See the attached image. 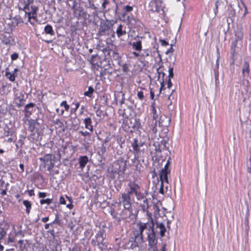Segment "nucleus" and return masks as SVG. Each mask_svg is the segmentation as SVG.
<instances>
[{
    "label": "nucleus",
    "mask_w": 251,
    "mask_h": 251,
    "mask_svg": "<svg viewBox=\"0 0 251 251\" xmlns=\"http://www.w3.org/2000/svg\"><path fill=\"white\" fill-rule=\"evenodd\" d=\"M149 139L146 136H140L133 139L131 143V147L133 149L134 158L133 162L136 167L140 164L139 158L141 157L147 149V141Z\"/></svg>",
    "instance_id": "f257e3e1"
},
{
    "label": "nucleus",
    "mask_w": 251,
    "mask_h": 251,
    "mask_svg": "<svg viewBox=\"0 0 251 251\" xmlns=\"http://www.w3.org/2000/svg\"><path fill=\"white\" fill-rule=\"evenodd\" d=\"M114 25L113 21L109 20H101L99 28L98 35L103 36L108 35L111 32V30Z\"/></svg>",
    "instance_id": "f03ea898"
},
{
    "label": "nucleus",
    "mask_w": 251,
    "mask_h": 251,
    "mask_svg": "<svg viewBox=\"0 0 251 251\" xmlns=\"http://www.w3.org/2000/svg\"><path fill=\"white\" fill-rule=\"evenodd\" d=\"M147 234L149 246L152 249L153 251H156L157 250V238L156 236V232L155 231L153 220H152V226H150L149 232H147Z\"/></svg>",
    "instance_id": "7ed1b4c3"
},
{
    "label": "nucleus",
    "mask_w": 251,
    "mask_h": 251,
    "mask_svg": "<svg viewBox=\"0 0 251 251\" xmlns=\"http://www.w3.org/2000/svg\"><path fill=\"white\" fill-rule=\"evenodd\" d=\"M77 2L74 1L73 3L69 4V6L74 10V13L75 16L78 19L81 18L86 20L88 19L90 15L84 10V8L82 6L76 7Z\"/></svg>",
    "instance_id": "20e7f679"
},
{
    "label": "nucleus",
    "mask_w": 251,
    "mask_h": 251,
    "mask_svg": "<svg viewBox=\"0 0 251 251\" xmlns=\"http://www.w3.org/2000/svg\"><path fill=\"white\" fill-rule=\"evenodd\" d=\"M126 162V160L121 157L113 163L112 167L120 173L124 174L127 167Z\"/></svg>",
    "instance_id": "39448f33"
},
{
    "label": "nucleus",
    "mask_w": 251,
    "mask_h": 251,
    "mask_svg": "<svg viewBox=\"0 0 251 251\" xmlns=\"http://www.w3.org/2000/svg\"><path fill=\"white\" fill-rule=\"evenodd\" d=\"M55 156L51 154H46L43 157H40L39 160L43 161L47 166V170H52L54 166Z\"/></svg>",
    "instance_id": "423d86ee"
},
{
    "label": "nucleus",
    "mask_w": 251,
    "mask_h": 251,
    "mask_svg": "<svg viewBox=\"0 0 251 251\" xmlns=\"http://www.w3.org/2000/svg\"><path fill=\"white\" fill-rule=\"evenodd\" d=\"M123 123L125 125V127L127 126L128 128L135 130H138L140 126L139 119L131 118L127 120H123Z\"/></svg>",
    "instance_id": "0eeeda50"
},
{
    "label": "nucleus",
    "mask_w": 251,
    "mask_h": 251,
    "mask_svg": "<svg viewBox=\"0 0 251 251\" xmlns=\"http://www.w3.org/2000/svg\"><path fill=\"white\" fill-rule=\"evenodd\" d=\"M0 38L3 44L6 46H12L14 44V39L13 37L12 33L5 32L0 34Z\"/></svg>",
    "instance_id": "6e6552de"
},
{
    "label": "nucleus",
    "mask_w": 251,
    "mask_h": 251,
    "mask_svg": "<svg viewBox=\"0 0 251 251\" xmlns=\"http://www.w3.org/2000/svg\"><path fill=\"white\" fill-rule=\"evenodd\" d=\"M106 233L104 229H100L95 235V238L91 240L92 244H95L96 243H100L104 241L106 238Z\"/></svg>",
    "instance_id": "1a4fd4ad"
},
{
    "label": "nucleus",
    "mask_w": 251,
    "mask_h": 251,
    "mask_svg": "<svg viewBox=\"0 0 251 251\" xmlns=\"http://www.w3.org/2000/svg\"><path fill=\"white\" fill-rule=\"evenodd\" d=\"M131 201V198L122 194L120 202L123 204L125 209L129 211V213H131L132 211Z\"/></svg>",
    "instance_id": "9d476101"
},
{
    "label": "nucleus",
    "mask_w": 251,
    "mask_h": 251,
    "mask_svg": "<svg viewBox=\"0 0 251 251\" xmlns=\"http://www.w3.org/2000/svg\"><path fill=\"white\" fill-rule=\"evenodd\" d=\"M138 186V184L135 182H130L128 184V189L126 191L122 194L131 199V197L133 194L137 193L136 189Z\"/></svg>",
    "instance_id": "9b49d317"
},
{
    "label": "nucleus",
    "mask_w": 251,
    "mask_h": 251,
    "mask_svg": "<svg viewBox=\"0 0 251 251\" xmlns=\"http://www.w3.org/2000/svg\"><path fill=\"white\" fill-rule=\"evenodd\" d=\"M130 241L131 242L132 246L138 247L139 245L144 242L143 234H140L138 232L134 234V237L130 238Z\"/></svg>",
    "instance_id": "f8f14e48"
},
{
    "label": "nucleus",
    "mask_w": 251,
    "mask_h": 251,
    "mask_svg": "<svg viewBox=\"0 0 251 251\" xmlns=\"http://www.w3.org/2000/svg\"><path fill=\"white\" fill-rule=\"evenodd\" d=\"M125 20L127 21V23L129 26L133 28L140 27L142 24L141 22L133 16H127Z\"/></svg>",
    "instance_id": "ddd939ff"
},
{
    "label": "nucleus",
    "mask_w": 251,
    "mask_h": 251,
    "mask_svg": "<svg viewBox=\"0 0 251 251\" xmlns=\"http://www.w3.org/2000/svg\"><path fill=\"white\" fill-rule=\"evenodd\" d=\"M154 226H156L155 228V231L156 232H159L161 237H163L165 236V233L166 231V229L165 225L162 222L160 223L157 221H156L154 223Z\"/></svg>",
    "instance_id": "4468645a"
},
{
    "label": "nucleus",
    "mask_w": 251,
    "mask_h": 251,
    "mask_svg": "<svg viewBox=\"0 0 251 251\" xmlns=\"http://www.w3.org/2000/svg\"><path fill=\"white\" fill-rule=\"evenodd\" d=\"M108 176L112 180H115L116 177L117 176H118V178L119 180V182H121V181L124 180L123 177H121L120 176V173L117 171V170H115L114 168L112 167V168L111 170H108Z\"/></svg>",
    "instance_id": "2eb2a0df"
},
{
    "label": "nucleus",
    "mask_w": 251,
    "mask_h": 251,
    "mask_svg": "<svg viewBox=\"0 0 251 251\" xmlns=\"http://www.w3.org/2000/svg\"><path fill=\"white\" fill-rule=\"evenodd\" d=\"M171 121V119L170 117L162 115L160 116L158 122L159 126L168 127L170 125Z\"/></svg>",
    "instance_id": "dca6fc26"
},
{
    "label": "nucleus",
    "mask_w": 251,
    "mask_h": 251,
    "mask_svg": "<svg viewBox=\"0 0 251 251\" xmlns=\"http://www.w3.org/2000/svg\"><path fill=\"white\" fill-rule=\"evenodd\" d=\"M35 106V104L30 102L25 105L24 112L25 113V116L26 118H29L32 112L34 111V108Z\"/></svg>",
    "instance_id": "f3484780"
},
{
    "label": "nucleus",
    "mask_w": 251,
    "mask_h": 251,
    "mask_svg": "<svg viewBox=\"0 0 251 251\" xmlns=\"http://www.w3.org/2000/svg\"><path fill=\"white\" fill-rule=\"evenodd\" d=\"M170 173V170L162 169L160 173V179L161 182L169 183L168 175Z\"/></svg>",
    "instance_id": "a211bd4d"
},
{
    "label": "nucleus",
    "mask_w": 251,
    "mask_h": 251,
    "mask_svg": "<svg viewBox=\"0 0 251 251\" xmlns=\"http://www.w3.org/2000/svg\"><path fill=\"white\" fill-rule=\"evenodd\" d=\"M103 55H105L102 54L101 56H99L98 54H96L93 55L91 59V63L94 65L97 66L98 67L99 63L101 62L103 59Z\"/></svg>",
    "instance_id": "6ab92c4d"
},
{
    "label": "nucleus",
    "mask_w": 251,
    "mask_h": 251,
    "mask_svg": "<svg viewBox=\"0 0 251 251\" xmlns=\"http://www.w3.org/2000/svg\"><path fill=\"white\" fill-rule=\"evenodd\" d=\"M153 146L154 147V151H155V155L152 156V159H153V158H155V160H159V158L161 156V152L162 150L160 148V145L158 144L154 143L153 144Z\"/></svg>",
    "instance_id": "aec40b11"
},
{
    "label": "nucleus",
    "mask_w": 251,
    "mask_h": 251,
    "mask_svg": "<svg viewBox=\"0 0 251 251\" xmlns=\"http://www.w3.org/2000/svg\"><path fill=\"white\" fill-rule=\"evenodd\" d=\"M152 220H153L152 219L151 221ZM138 226H139V233H140V234H143L144 230L146 229H147L149 230L150 226H152V221L151 222V224L140 223L139 224Z\"/></svg>",
    "instance_id": "412c9836"
},
{
    "label": "nucleus",
    "mask_w": 251,
    "mask_h": 251,
    "mask_svg": "<svg viewBox=\"0 0 251 251\" xmlns=\"http://www.w3.org/2000/svg\"><path fill=\"white\" fill-rule=\"evenodd\" d=\"M27 121L29 125L28 130L31 132L35 131L34 130L36 127V126L39 125L37 121L36 120L32 119L28 120Z\"/></svg>",
    "instance_id": "4be33fe9"
},
{
    "label": "nucleus",
    "mask_w": 251,
    "mask_h": 251,
    "mask_svg": "<svg viewBox=\"0 0 251 251\" xmlns=\"http://www.w3.org/2000/svg\"><path fill=\"white\" fill-rule=\"evenodd\" d=\"M103 59L99 63V67L107 69L110 67L109 61L106 58L105 55H103Z\"/></svg>",
    "instance_id": "5701e85b"
},
{
    "label": "nucleus",
    "mask_w": 251,
    "mask_h": 251,
    "mask_svg": "<svg viewBox=\"0 0 251 251\" xmlns=\"http://www.w3.org/2000/svg\"><path fill=\"white\" fill-rule=\"evenodd\" d=\"M85 127L88 129L91 132L93 131V126L92 125V120L90 118L88 117L84 120Z\"/></svg>",
    "instance_id": "b1692460"
},
{
    "label": "nucleus",
    "mask_w": 251,
    "mask_h": 251,
    "mask_svg": "<svg viewBox=\"0 0 251 251\" xmlns=\"http://www.w3.org/2000/svg\"><path fill=\"white\" fill-rule=\"evenodd\" d=\"M88 162V157L86 155L81 156L79 158L80 168L83 169Z\"/></svg>",
    "instance_id": "393cba45"
},
{
    "label": "nucleus",
    "mask_w": 251,
    "mask_h": 251,
    "mask_svg": "<svg viewBox=\"0 0 251 251\" xmlns=\"http://www.w3.org/2000/svg\"><path fill=\"white\" fill-rule=\"evenodd\" d=\"M93 246H98L99 249L100 250V251H106L107 249V243L105 242L102 241L100 243H96L95 244H92Z\"/></svg>",
    "instance_id": "a878e982"
},
{
    "label": "nucleus",
    "mask_w": 251,
    "mask_h": 251,
    "mask_svg": "<svg viewBox=\"0 0 251 251\" xmlns=\"http://www.w3.org/2000/svg\"><path fill=\"white\" fill-rule=\"evenodd\" d=\"M20 251H24L25 250H26L27 247L28 246V244L27 241H25V242L24 240H20L19 241L18 243Z\"/></svg>",
    "instance_id": "bb28decb"
},
{
    "label": "nucleus",
    "mask_w": 251,
    "mask_h": 251,
    "mask_svg": "<svg viewBox=\"0 0 251 251\" xmlns=\"http://www.w3.org/2000/svg\"><path fill=\"white\" fill-rule=\"evenodd\" d=\"M44 31L46 34H49L51 36H54L55 35V32L53 30L52 27L50 25H47L45 26Z\"/></svg>",
    "instance_id": "cd10ccee"
},
{
    "label": "nucleus",
    "mask_w": 251,
    "mask_h": 251,
    "mask_svg": "<svg viewBox=\"0 0 251 251\" xmlns=\"http://www.w3.org/2000/svg\"><path fill=\"white\" fill-rule=\"evenodd\" d=\"M161 67L160 66L159 67V68L157 69V73L158 74V78H159L160 77V76L161 75H162V81H161V87L160 88V93L161 92L162 89L164 88V76H165V73L163 72H159V70L160 69V68H161Z\"/></svg>",
    "instance_id": "c85d7f7f"
},
{
    "label": "nucleus",
    "mask_w": 251,
    "mask_h": 251,
    "mask_svg": "<svg viewBox=\"0 0 251 251\" xmlns=\"http://www.w3.org/2000/svg\"><path fill=\"white\" fill-rule=\"evenodd\" d=\"M137 193H135V195L138 200H141L144 199L145 196L144 194L141 192V188L140 186L138 184L137 189Z\"/></svg>",
    "instance_id": "c756f323"
},
{
    "label": "nucleus",
    "mask_w": 251,
    "mask_h": 251,
    "mask_svg": "<svg viewBox=\"0 0 251 251\" xmlns=\"http://www.w3.org/2000/svg\"><path fill=\"white\" fill-rule=\"evenodd\" d=\"M106 147L103 144H102L100 147H98V151L97 152V156H104V154L106 152Z\"/></svg>",
    "instance_id": "7c9ffc66"
},
{
    "label": "nucleus",
    "mask_w": 251,
    "mask_h": 251,
    "mask_svg": "<svg viewBox=\"0 0 251 251\" xmlns=\"http://www.w3.org/2000/svg\"><path fill=\"white\" fill-rule=\"evenodd\" d=\"M132 46L135 50L140 51L142 49V43L141 41L138 40L136 42H133L132 44Z\"/></svg>",
    "instance_id": "2f4dec72"
},
{
    "label": "nucleus",
    "mask_w": 251,
    "mask_h": 251,
    "mask_svg": "<svg viewBox=\"0 0 251 251\" xmlns=\"http://www.w3.org/2000/svg\"><path fill=\"white\" fill-rule=\"evenodd\" d=\"M116 33L118 37H120L126 34V30H123V25H119L116 30Z\"/></svg>",
    "instance_id": "473e14b6"
},
{
    "label": "nucleus",
    "mask_w": 251,
    "mask_h": 251,
    "mask_svg": "<svg viewBox=\"0 0 251 251\" xmlns=\"http://www.w3.org/2000/svg\"><path fill=\"white\" fill-rule=\"evenodd\" d=\"M249 67V63L247 62L246 61H245L242 68V74H243V75H244L246 73H247V74H249L250 72Z\"/></svg>",
    "instance_id": "72a5a7b5"
},
{
    "label": "nucleus",
    "mask_w": 251,
    "mask_h": 251,
    "mask_svg": "<svg viewBox=\"0 0 251 251\" xmlns=\"http://www.w3.org/2000/svg\"><path fill=\"white\" fill-rule=\"evenodd\" d=\"M23 204L26 207V213L28 214L30 212V209L31 208V203L30 201L28 200H24L23 201Z\"/></svg>",
    "instance_id": "f704fd0d"
},
{
    "label": "nucleus",
    "mask_w": 251,
    "mask_h": 251,
    "mask_svg": "<svg viewBox=\"0 0 251 251\" xmlns=\"http://www.w3.org/2000/svg\"><path fill=\"white\" fill-rule=\"evenodd\" d=\"M98 165L102 168L104 165L105 157L102 156H97Z\"/></svg>",
    "instance_id": "c9c22d12"
},
{
    "label": "nucleus",
    "mask_w": 251,
    "mask_h": 251,
    "mask_svg": "<svg viewBox=\"0 0 251 251\" xmlns=\"http://www.w3.org/2000/svg\"><path fill=\"white\" fill-rule=\"evenodd\" d=\"M39 137L38 132L36 131H33L31 133L29 138L31 139L32 142H36Z\"/></svg>",
    "instance_id": "e433bc0d"
},
{
    "label": "nucleus",
    "mask_w": 251,
    "mask_h": 251,
    "mask_svg": "<svg viewBox=\"0 0 251 251\" xmlns=\"http://www.w3.org/2000/svg\"><path fill=\"white\" fill-rule=\"evenodd\" d=\"M124 10H125V12L123 13L122 14V17L124 18V20H126V12H130L133 10V7L129 5H126L124 7Z\"/></svg>",
    "instance_id": "4c0bfd02"
},
{
    "label": "nucleus",
    "mask_w": 251,
    "mask_h": 251,
    "mask_svg": "<svg viewBox=\"0 0 251 251\" xmlns=\"http://www.w3.org/2000/svg\"><path fill=\"white\" fill-rule=\"evenodd\" d=\"M5 76L7 77L10 81L14 82L15 80V77L16 75L12 74V73L8 72L6 71L5 74Z\"/></svg>",
    "instance_id": "58836bf2"
},
{
    "label": "nucleus",
    "mask_w": 251,
    "mask_h": 251,
    "mask_svg": "<svg viewBox=\"0 0 251 251\" xmlns=\"http://www.w3.org/2000/svg\"><path fill=\"white\" fill-rule=\"evenodd\" d=\"M151 107L153 114V120L157 121V119L158 118V115L157 113L156 109L154 106V102L151 104Z\"/></svg>",
    "instance_id": "ea45409f"
},
{
    "label": "nucleus",
    "mask_w": 251,
    "mask_h": 251,
    "mask_svg": "<svg viewBox=\"0 0 251 251\" xmlns=\"http://www.w3.org/2000/svg\"><path fill=\"white\" fill-rule=\"evenodd\" d=\"M119 113L124 118L123 120H127L129 118V114L126 112V109H119Z\"/></svg>",
    "instance_id": "a19ab883"
},
{
    "label": "nucleus",
    "mask_w": 251,
    "mask_h": 251,
    "mask_svg": "<svg viewBox=\"0 0 251 251\" xmlns=\"http://www.w3.org/2000/svg\"><path fill=\"white\" fill-rule=\"evenodd\" d=\"M143 203L141 204V206L142 208V210L144 211H146L149 207V204H148V199L145 198L143 199Z\"/></svg>",
    "instance_id": "79ce46f5"
},
{
    "label": "nucleus",
    "mask_w": 251,
    "mask_h": 251,
    "mask_svg": "<svg viewBox=\"0 0 251 251\" xmlns=\"http://www.w3.org/2000/svg\"><path fill=\"white\" fill-rule=\"evenodd\" d=\"M94 91V89L92 86H89L88 87V90L87 91L85 92L84 93V96H88L89 97H91L92 96V94H93Z\"/></svg>",
    "instance_id": "37998d69"
},
{
    "label": "nucleus",
    "mask_w": 251,
    "mask_h": 251,
    "mask_svg": "<svg viewBox=\"0 0 251 251\" xmlns=\"http://www.w3.org/2000/svg\"><path fill=\"white\" fill-rule=\"evenodd\" d=\"M13 21L16 23V25L24 22L22 18L20 15H16L14 17Z\"/></svg>",
    "instance_id": "c03bdc74"
},
{
    "label": "nucleus",
    "mask_w": 251,
    "mask_h": 251,
    "mask_svg": "<svg viewBox=\"0 0 251 251\" xmlns=\"http://www.w3.org/2000/svg\"><path fill=\"white\" fill-rule=\"evenodd\" d=\"M4 134L5 136H8L9 135H12L13 134V130L10 129L9 127H6L4 128Z\"/></svg>",
    "instance_id": "a18cd8bd"
},
{
    "label": "nucleus",
    "mask_w": 251,
    "mask_h": 251,
    "mask_svg": "<svg viewBox=\"0 0 251 251\" xmlns=\"http://www.w3.org/2000/svg\"><path fill=\"white\" fill-rule=\"evenodd\" d=\"M31 11H28V12L30 13L32 15H36L37 11L38 10V7L35 5H31Z\"/></svg>",
    "instance_id": "49530a36"
},
{
    "label": "nucleus",
    "mask_w": 251,
    "mask_h": 251,
    "mask_svg": "<svg viewBox=\"0 0 251 251\" xmlns=\"http://www.w3.org/2000/svg\"><path fill=\"white\" fill-rule=\"evenodd\" d=\"M157 121H155L154 122H152V123L151 125V130L153 133H156L157 131V129L156 128L157 126Z\"/></svg>",
    "instance_id": "de8ad7c7"
},
{
    "label": "nucleus",
    "mask_w": 251,
    "mask_h": 251,
    "mask_svg": "<svg viewBox=\"0 0 251 251\" xmlns=\"http://www.w3.org/2000/svg\"><path fill=\"white\" fill-rule=\"evenodd\" d=\"M236 39L237 42L241 41L242 40L243 34L242 32H237L235 33Z\"/></svg>",
    "instance_id": "09e8293b"
},
{
    "label": "nucleus",
    "mask_w": 251,
    "mask_h": 251,
    "mask_svg": "<svg viewBox=\"0 0 251 251\" xmlns=\"http://www.w3.org/2000/svg\"><path fill=\"white\" fill-rule=\"evenodd\" d=\"M168 72H169L168 78H170V79L173 78L174 76L173 67L170 66L169 67Z\"/></svg>",
    "instance_id": "8fccbe9b"
},
{
    "label": "nucleus",
    "mask_w": 251,
    "mask_h": 251,
    "mask_svg": "<svg viewBox=\"0 0 251 251\" xmlns=\"http://www.w3.org/2000/svg\"><path fill=\"white\" fill-rule=\"evenodd\" d=\"M54 123L58 128H62L64 126L63 123L58 119H56L54 121Z\"/></svg>",
    "instance_id": "3c124183"
},
{
    "label": "nucleus",
    "mask_w": 251,
    "mask_h": 251,
    "mask_svg": "<svg viewBox=\"0 0 251 251\" xmlns=\"http://www.w3.org/2000/svg\"><path fill=\"white\" fill-rule=\"evenodd\" d=\"M217 60H216V63L215 67L214 69H217L218 70L219 66V58H220V50H219V49L218 48H217Z\"/></svg>",
    "instance_id": "603ef678"
},
{
    "label": "nucleus",
    "mask_w": 251,
    "mask_h": 251,
    "mask_svg": "<svg viewBox=\"0 0 251 251\" xmlns=\"http://www.w3.org/2000/svg\"><path fill=\"white\" fill-rule=\"evenodd\" d=\"M213 72L215 76V83L217 84L219 81V71L217 69H214Z\"/></svg>",
    "instance_id": "864d4df0"
},
{
    "label": "nucleus",
    "mask_w": 251,
    "mask_h": 251,
    "mask_svg": "<svg viewBox=\"0 0 251 251\" xmlns=\"http://www.w3.org/2000/svg\"><path fill=\"white\" fill-rule=\"evenodd\" d=\"M25 16H27L28 21L30 22V20L31 19H36V17L35 16V15H32V14H30V13L28 12L27 11H25Z\"/></svg>",
    "instance_id": "5fc2aeb1"
},
{
    "label": "nucleus",
    "mask_w": 251,
    "mask_h": 251,
    "mask_svg": "<svg viewBox=\"0 0 251 251\" xmlns=\"http://www.w3.org/2000/svg\"><path fill=\"white\" fill-rule=\"evenodd\" d=\"M61 106H63L65 108V110L67 111H69L70 108V106L67 103V101L66 100L63 101L61 104Z\"/></svg>",
    "instance_id": "6e6d98bb"
},
{
    "label": "nucleus",
    "mask_w": 251,
    "mask_h": 251,
    "mask_svg": "<svg viewBox=\"0 0 251 251\" xmlns=\"http://www.w3.org/2000/svg\"><path fill=\"white\" fill-rule=\"evenodd\" d=\"M51 201L52 200L50 199H42L40 201V203L41 204H44L45 203L49 204L51 203Z\"/></svg>",
    "instance_id": "4d7b16f0"
},
{
    "label": "nucleus",
    "mask_w": 251,
    "mask_h": 251,
    "mask_svg": "<svg viewBox=\"0 0 251 251\" xmlns=\"http://www.w3.org/2000/svg\"><path fill=\"white\" fill-rule=\"evenodd\" d=\"M88 2V7L92 10H96L97 9V7L94 4V2H91L89 1Z\"/></svg>",
    "instance_id": "13d9d810"
},
{
    "label": "nucleus",
    "mask_w": 251,
    "mask_h": 251,
    "mask_svg": "<svg viewBox=\"0 0 251 251\" xmlns=\"http://www.w3.org/2000/svg\"><path fill=\"white\" fill-rule=\"evenodd\" d=\"M230 53H231V57L232 59V63H233L235 61V56L236 54V49H230Z\"/></svg>",
    "instance_id": "bf43d9fd"
},
{
    "label": "nucleus",
    "mask_w": 251,
    "mask_h": 251,
    "mask_svg": "<svg viewBox=\"0 0 251 251\" xmlns=\"http://www.w3.org/2000/svg\"><path fill=\"white\" fill-rule=\"evenodd\" d=\"M25 4V6L23 8H21V7H19V10L21 11H23L25 12V11H26V10H29V6L30 4H27L26 3H24Z\"/></svg>",
    "instance_id": "052dcab7"
},
{
    "label": "nucleus",
    "mask_w": 251,
    "mask_h": 251,
    "mask_svg": "<svg viewBox=\"0 0 251 251\" xmlns=\"http://www.w3.org/2000/svg\"><path fill=\"white\" fill-rule=\"evenodd\" d=\"M103 2L101 4V7L103 10H104L106 9L107 5H108L109 4V1L108 0H102Z\"/></svg>",
    "instance_id": "680f3d73"
},
{
    "label": "nucleus",
    "mask_w": 251,
    "mask_h": 251,
    "mask_svg": "<svg viewBox=\"0 0 251 251\" xmlns=\"http://www.w3.org/2000/svg\"><path fill=\"white\" fill-rule=\"evenodd\" d=\"M137 97L140 100H143L144 99V95L142 91H139L137 93Z\"/></svg>",
    "instance_id": "e2e57ef3"
},
{
    "label": "nucleus",
    "mask_w": 251,
    "mask_h": 251,
    "mask_svg": "<svg viewBox=\"0 0 251 251\" xmlns=\"http://www.w3.org/2000/svg\"><path fill=\"white\" fill-rule=\"evenodd\" d=\"M110 214L113 218H116L118 214V213L115 212V209L113 208H110Z\"/></svg>",
    "instance_id": "0e129e2a"
},
{
    "label": "nucleus",
    "mask_w": 251,
    "mask_h": 251,
    "mask_svg": "<svg viewBox=\"0 0 251 251\" xmlns=\"http://www.w3.org/2000/svg\"><path fill=\"white\" fill-rule=\"evenodd\" d=\"M221 4V3H217L216 2H215V8L214 9V12L215 15H217L218 12L219 6Z\"/></svg>",
    "instance_id": "69168bd1"
},
{
    "label": "nucleus",
    "mask_w": 251,
    "mask_h": 251,
    "mask_svg": "<svg viewBox=\"0 0 251 251\" xmlns=\"http://www.w3.org/2000/svg\"><path fill=\"white\" fill-rule=\"evenodd\" d=\"M19 57V54L18 53L14 52V53L12 54L11 55V58L12 60H16Z\"/></svg>",
    "instance_id": "338daca9"
},
{
    "label": "nucleus",
    "mask_w": 251,
    "mask_h": 251,
    "mask_svg": "<svg viewBox=\"0 0 251 251\" xmlns=\"http://www.w3.org/2000/svg\"><path fill=\"white\" fill-rule=\"evenodd\" d=\"M153 210L155 214H158L160 211L159 207L156 204H153Z\"/></svg>",
    "instance_id": "774afa93"
}]
</instances>
